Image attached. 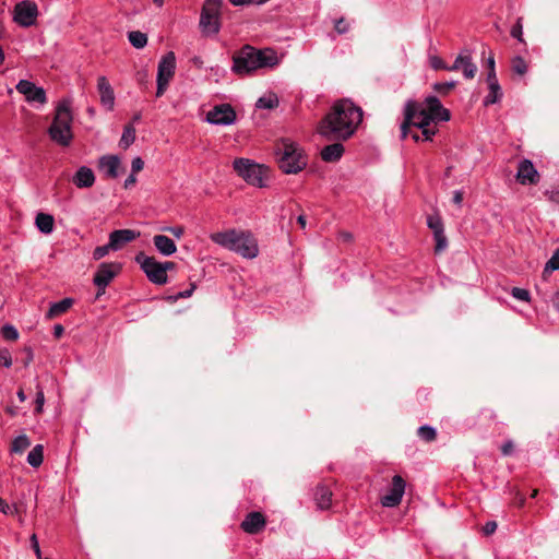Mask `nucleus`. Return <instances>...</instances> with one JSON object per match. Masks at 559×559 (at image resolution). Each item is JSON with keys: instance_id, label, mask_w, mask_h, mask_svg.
Here are the masks:
<instances>
[{"instance_id": "nucleus-40", "label": "nucleus", "mask_w": 559, "mask_h": 559, "mask_svg": "<svg viewBox=\"0 0 559 559\" xmlns=\"http://www.w3.org/2000/svg\"><path fill=\"white\" fill-rule=\"evenodd\" d=\"M456 86V81L438 82L433 84V90L439 94H447Z\"/></svg>"}, {"instance_id": "nucleus-27", "label": "nucleus", "mask_w": 559, "mask_h": 559, "mask_svg": "<svg viewBox=\"0 0 559 559\" xmlns=\"http://www.w3.org/2000/svg\"><path fill=\"white\" fill-rule=\"evenodd\" d=\"M74 304L72 298H63L60 301L52 302L49 310L46 313L47 319H53L64 312H67Z\"/></svg>"}, {"instance_id": "nucleus-56", "label": "nucleus", "mask_w": 559, "mask_h": 559, "mask_svg": "<svg viewBox=\"0 0 559 559\" xmlns=\"http://www.w3.org/2000/svg\"><path fill=\"white\" fill-rule=\"evenodd\" d=\"M452 202L457 205L459 207L462 206L463 202V191L462 190H455L453 192Z\"/></svg>"}, {"instance_id": "nucleus-49", "label": "nucleus", "mask_w": 559, "mask_h": 559, "mask_svg": "<svg viewBox=\"0 0 559 559\" xmlns=\"http://www.w3.org/2000/svg\"><path fill=\"white\" fill-rule=\"evenodd\" d=\"M197 288V285L195 283H191L190 284V287L186 290H182V292H179L176 296H175V299H183V298H189L192 296L193 292Z\"/></svg>"}, {"instance_id": "nucleus-35", "label": "nucleus", "mask_w": 559, "mask_h": 559, "mask_svg": "<svg viewBox=\"0 0 559 559\" xmlns=\"http://www.w3.org/2000/svg\"><path fill=\"white\" fill-rule=\"evenodd\" d=\"M135 141V128L133 124H127L120 139V146L128 148Z\"/></svg>"}, {"instance_id": "nucleus-62", "label": "nucleus", "mask_w": 559, "mask_h": 559, "mask_svg": "<svg viewBox=\"0 0 559 559\" xmlns=\"http://www.w3.org/2000/svg\"><path fill=\"white\" fill-rule=\"evenodd\" d=\"M552 305L556 310L559 311V289L556 292V294L552 297Z\"/></svg>"}, {"instance_id": "nucleus-60", "label": "nucleus", "mask_w": 559, "mask_h": 559, "mask_svg": "<svg viewBox=\"0 0 559 559\" xmlns=\"http://www.w3.org/2000/svg\"><path fill=\"white\" fill-rule=\"evenodd\" d=\"M136 182L135 174L131 173L128 178L124 180V188L128 189Z\"/></svg>"}, {"instance_id": "nucleus-44", "label": "nucleus", "mask_w": 559, "mask_h": 559, "mask_svg": "<svg viewBox=\"0 0 559 559\" xmlns=\"http://www.w3.org/2000/svg\"><path fill=\"white\" fill-rule=\"evenodd\" d=\"M35 412L37 414L41 413L43 412V407H44V404H45V395H44V391L43 389L37 385V392H36V399H35Z\"/></svg>"}, {"instance_id": "nucleus-1", "label": "nucleus", "mask_w": 559, "mask_h": 559, "mask_svg": "<svg viewBox=\"0 0 559 559\" xmlns=\"http://www.w3.org/2000/svg\"><path fill=\"white\" fill-rule=\"evenodd\" d=\"M362 120V109L349 99H340L321 120L318 131L328 139L345 141L357 130Z\"/></svg>"}, {"instance_id": "nucleus-43", "label": "nucleus", "mask_w": 559, "mask_h": 559, "mask_svg": "<svg viewBox=\"0 0 559 559\" xmlns=\"http://www.w3.org/2000/svg\"><path fill=\"white\" fill-rule=\"evenodd\" d=\"M511 295L513 298L521 301H530V292L524 288L513 287L511 290Z\"/></svg>"}, {"instance_id": "nucleus-57", "label": "nucleus", "mask_w": 559, "mask_h": 559, "mask_svg": "<svg viewBox=\"0 0 559 559\" xmlns=\"http://www.w3.org/2000/svg\"><path fill=\"white\" fill-rule=\"evenodd\" d=\"M545 194L547 195L549 201H551L552 203L559 204V191L558 190L546 191Z\"/></svg>"}, {"instance_id": "nucleus-46", "label": "nucleus", "mask_w": 559, "mask_h": 559, "mask_svg": "<svg viewBox=\"0 0 559 559\" xmlns=\"http://www.w3.org/2000/svg\"><path fill=\"white\" fill-rule=\"evenodd\" d=\"M0 365L5 368H10L12 366L11 353L7 348L0 349Z\"/></svg>"}, {"instance_id": "nucleus-54", "label": "nucleus", "mask_w": 559, "mask_h": 559, "mask_svg": "<svg viewBox=\"0 0 559 559\" xmlns=\"http://www.w3.org/2000/svg\"><path fill=\"white\" fill-rule=\"evenodd\" d=\"M514 450V444L511 440L504 442L501 447V452L503 455H511Z\"/></svg>"}, {"instance_id": "nucleus-22", "label": "nucleus", "mask_w": 559, "mask_h": 559, "mask_svg": "<svg viewBox=\"0 0 559 559\" xmlns=\"http://www.w3.org/2000/svg\"><path fill=\"white\" fill-rule=\"evenodd\" d=\"M72 182L80 189L91 188L95 182L94 171L87 166H81L75 171Z\"/></svg>"}, {"instance_id": "nucleus-61", "label": "nucleus", "mask_w": 559, "mask_h": 559, "mask_svg": "<svg viewBox=\"0 0 559 559\" xmlns=\"http://www.w3.org/2000/svg\"><path fill=\"white\" fill-rule=\"evenodd\" d=\"M63 333H64V329H63V326L61 324H56L53 326V335H55V337L59 338V337H61L63 335Z\"/></svg>"}, {"instance_id": "nucleus-12", "label": "nucleus", "mask_w": 559, "mask_h": 559, "mask_svg": "<svg viewBox=\"0 0 559 559\" xmlns=\"http://www.w3.org/2000/svg\"><path fill=\"white\" fill-rule=\"evenodd\" d=\"M205 121L216 126H230L236 121V112L229 104L217 105L207 111Z\"/></svg>"}, {"instance_id": "nucleus-8", "label": "nucleus", "mask_w": 559, "mask_h": 559, "mask_svg": "<svg viewBox=\"0 0 559 559\" xmlns=\"http://www.w3.org/2000/svg\"><path fill=\"white\" fill-rule=\"evenodd\" d=\"M223 0H205L201 15L199 26L204 36L216 35L221 29V8Z\"/></svg>"}, {"instance_id": "nucleus-58", "label": "nucleus", "mask_w": 559, "mask_h": 559, "mask_svg": "<svg viewBox=\"0 0 559 559\" xmlns=\"http://www.w3.org/2000/svg\"><path fill=\"white\" fill-rule=\"evenodd\" d=\"M497 530V523L493 521L487 522L484 526V533L490 535Z\"/></svg>"}, {"instance_id": "nucleus-36", "label": "nucleus", "mask_w": 559, "mask_h": 559, "mask_svg": "<svg viewBox=\"0 0 559 559\" xmlns=\"http://www.w3.org/2000/svg\"><path fill=\"white\" fill-rule=\"evenodd\" d=\"M417 435L420 439L429 442V441H433L436 439L437 431L433 427L424 425L418 428Z\"/></svg>"}, {"instance_id": "nucleus-45", "label": "nucleus", "mask_w": 559, "mask_h": 559, "mask_svg": "<svg viewBox=\"0 0 559 559\" xmlns=\"http://www.w3.org/2000/svg\"><path fill=\"white\" fill-rule=\"evenodd\" d=\"M110 250H111V247H109V242L104 246H98L93 251V259L100 260L105 255H107Z\"/></svg>"}, {"instance_id": "nucleus-41", "label": "nucleus", "mask_w": 559, "mask_h": 559, "mask_svg": "<svg viewBox=\"0 0 559 559\" xmlns=\"http://www.w3.org/2000/svg\"><path fill=\"white\" fill-rule=\"evenodd\" d=\"M334 28L337 34L343 35L349 31L350 25L344 17H340L334 21Z\"/></svg>"}, {"instance_id": "nucleus-16", "label": "nucleus", "mask_w": 559, "mask_h": 559, "mask_svg": "<svg viewBox=\"0 0 559 559\" xmlns=\"http://www.w3.org/2000/svg\"><path fill=\"white\" fill-rule=\"evenodd\" d=\"M427 225L432 230L436 240V252H441L448 247V239L444 234V226L441 217L436 215H429L427 217Z\"/></svg>"}, {"instance_id": "nucleus-26", "label": "nucleus", "mask_w": 559, "mask_h": 559, "mask_svg": "<svg viewBox=\"0 0 559 559\" xmlns=\"http://www.w3.org/2000/svg\"><path fill=\"white\" fill-rule=\"evenodd\" d=\"M314 500H316L317 507L320 510L329 509L331 507V502H332L331 490L324 485L318 486L316 489V492H314Z\"/></svg>"}, {"instance_id": "nucleus-10", "label": "nucleus", "mask_w": 559, "mask_h": 559, "mask_svg": "<svg viewBox=\"0 0 559 559\" xmlns=\"http://www.w3.org/2000/svg\"><path fill=\"white\" fill-rule=\"evenodd\" d=\"M175 70H176V57L173 51H169L166 55H164L158 62L157 79H156V81H157L156 96L157 97H160L165 93L170 80L175 75Z\"/></svg>"}, {"instance_id": "nucleus-5", "label": "nucleus", "mask_w": 559, "mask_h": 559, "mask_svg": "<svg viewBox=\"0 0 559 559\" xmlns=\"http://www.w3.org/2000/svg\"><path fill=\"white\" fill-rule=\"evenodd\" d=\"M276 156L278 166L285 174H297L307 165V160L297 144L288 140L282 141L277 146Z\"/></svg>"}, {"instance_id": "nucleus-2", "label": "nucleus", "mask_w": 559, "mask_h": 559, "mask_svg": "<svg viewBox=\"0 0 559 559\" xmlns=\"http://www.w3.org/2000/svg\"><path fill=\"white\" fill-rule=\"evenodd\" d=\"M277 63L278 57L273 49H257L245 46L233 57L231 70L237 74L245 75L259 69L273 68Z\"/></svg>"}, {"instance_id": "nucleus-11", "label": "nucleus", "mask_w": 559, "mask_h": 559, "mask_svg": "<svg viewBox=\"0 0 559 559\" xmlns=\"http://www.w3.org/2000/svg\"><path fill=\"white\" fill-rule=\"evenodd\" d=\"M121 264L120 263H107L103 262L98 266L93 282L98 287L100 294L105 293L106 287L109 285V283L114 280V277L120 272Z\"/></svg>"}, {"instance_id": "nucleus-31", "label": "nucleus", "mask_w": 559, "mask_h": 559, "mask_svg": "<svg viewBox=\"0 0 559 559\" xmlns=\"http://www.w3.org/2000/svg\"><path fill=\"white\" fill-rule=\"evenodd\" d=\"M31 447V440L26 435L17 436L11 444V452L22 454L26 449Z\"/></svg>"}, {"instance_id": "nucleus-53", "label": "nucleus", "mask_w": 559, "mask_h": 559, "mask_svg": "<svg viewBox=\"0 0 559 559\" xmlns=\"http://www.w3.org/2000/svg\"><path fill=\"white\" fill-rule=\"evenodd\" d=\"M462 61H463V51L455 58L452 66H447V71L461 70Z\"/></svg>"}, {"instance_id": "nucleus-51", "label": "nucleus", "mask_w": 559, "mask_h": 559, "mask_svg": "<svg viewBox=\"0 0 559 559\" xmlns=\"http://www.w3.org/2000/svg\"><path fill=\"white\" fill-rule=\"evenodd\" d=\"M420 130H421V134H423L425 141H431L432 136L437 132V129L431 128L430 126L426 127V128H421Z\"/></svg>"}, {"instance_id": "nucleus-7", "label": "nucleus", "mask_w": 559, "mask_h": 559, "mask_svg": "<svg viewBox=\"0 0 559 559\" xmlns=\"http://www.w3.org/2000/svg\"><path fill=\"white\" fill-rule=\"evenodd\" d=\"M404 121L401 124V136L405 139L412 127L417 129L431 126V115L421 105L414 100H407L404 108Z\"/></svg>"}, {"instance_id": "nucleus-30", "label": "nucleus", "mask_w": 559, "mask_h": 559, "mask_svg": "<svg viewBox=\"0 0 559 559\" xmlns=\"http://www.w3.org/2000/svg\"><path fill=\"white\" fill-rule=\"evenodd\" d=\"M44 460V447L41 444H36L27 454V463L32 467H38L41 465Z\"/></svg>"}, {"instance_id": "nucleus-18", "label": "nucleus", "mask_w": 559, "mask_h": 559, "mask_svg": "<svg viewBox=\"0 0 559 559\" xmlns=\"http://www.w3.org/2000/svg\"><path fill=\"white\" fill-rule=\"evenodd\" d=\"M426 106L424 109H426L429 115H431L432 121H449L451 118L450 111L445 109L438 97L436 96H428L425 99Z\"/></svg>"}, {"instance_id": "nucleus-63", "label": "nucleus", "mask_w": 559, "mask_h": 559, "mask_svg": "<svg viewBox=\"0 0 559 559\" xmlns=\"http://www.w3.org/2000/svg\"><path fill=\"white\" fill-rule=\"evenodd\" d=\"M162 266L165 269V273H167L168 270H173L175 267V263L171 261L162 262Z\"/></svg>"}, {"instance_id": "nucleus-17", "label": "nucleus", "mask_w": 559, "mask_h": 559, "mask_svg": "<svg viewBox=\"0 0 559 559\" xmlns=\"http://www.w3.org/2000/svg\"><path fill=\"white\" fill-rule=\"evenodd\" d=\"M140 237V231L133 229H116L109 234V247L112 251L121 250L127 243Z\"/></svg>"}, {"instance_id": "nucleus-59", "label": "nucleus", "mask_w": 559, "mask_h": 559, "mask_svg": "<svg viewBox=\"0 0 559 559\" xmlns=\"http://www.w3.org/2000/svg\"><path fill=\"white\" fill-rule=\"evenodd\" d=\"M487 83H488V86H491L493 84H499L497 75H496V70L488 71Z\"/></svg>"}, {"instance_id": "nucleus-32", "label": "nucleus", "mask_w": 559, "mask_h": 559, "mask_svg": "<svg viewBox=\"0 0 559 559\" xmlns=\"http://www.w3.org/2000/svg\"><path fill=\"white\" fill-rule=\"evenodd\" d=\"M128 39L130 44L136 48L142 49L147 44V36L146 34L140 32V31H131L128 33Z\"/></svg>"}, {"instance_id": "nucleus-33", "label": "nucleus", "mask_w": 559, "mask_h": 559, "mask_svg": "<svg viewBox=\"0 0 559 559\" xmlns=\"http://www.w3.org/2000/svg\"><path fill=\"white\" fill-rule=\"evenodd\" d=\"M278 106V98L275 94H269L260 97L255 107L259 109H273Z\"/></svg>"}, {"instance_id": "nucleus-52", "label": "nucleus", "mask_w": 559, "mask_h": 559, "mask_svg": "<svg viewBox=\"0 0 559 559\" xmlns=\"http://www.w3.org/2000/svg\"><path fill=\"white\" fill-rule=\"evenodd\" d=\"M14 511H16V508L9 506L4 499L0 498V512L3 514H13Z\"/></svg>"}, {"instance_id": "nucleus-55", "label": "nucleus", "mask_w": 559, "mask_h": 559, "mask_svg": "<svg viewBox=\"0 0 559 559\" xmlns=\"http://www.w3.org/2000/svg\"><path fill=\"white\" fill-rule=\"evenodd\" d=\"M31 544H32V548L34 549L37 558L41 559V552H40L39 544H38V540H37V537H36L35 534H33L32 537H31Z\"/></svg>"}, {"instance_id": "nucleus-48", "label": "nucleus", "mask_w": 559, "mask_h": 559, "mask_svg": "<svg viewBox=\"0 0 559 559\" xmlns=\"http://www.w3.org/2000/svg\"><path fill=\"white\" fill-rule=\"evenodd\" d=\"M162 230L171 233L178 239L181 238L185 233V228L182 226H167L163 227Z\"/></svg>"}, {"instance_id": "nucleus-23", "label": "nucleus", "mask_w": 559, "mask_h": 559, "mask_svg": "<svg viewBox=\"0 0 559 559\" xmlns=\"http://www.w3.org/2000/svg\"><path fill=\"white\" fill-rule=\"evenodd\" d=\"M153 243L156 250L165 257H169L177 251L176 243L174 240L165 235H155L153 237Z\"/></svg>"}, {"instance_id": "nucleus-39", "label": "nucleus", "mask_w": 559, "mask_h": 559, "mask_svg": "<svg viewBox=\"0 0 559 559\" xmlns=\"http://www.w3.org/2000/svg\"><path fill=\"white\" fill-rule=\"evenodd\" d=\"M559 270V249H557L551 258L546 262L544 273H549Z\"/></svg>"}, {"instance_id": "nucleus-29", "label": "nucleus", "mask_w": 559, "mask_h": 559, "mask_svg": "<svg viewBox=\"0 0 559 559\" xmlns=\"http://www.w3.org/2000/svg\"><path fill=\"white\" fill-rule=\"evenodd\" d=\"M461 70L465 79H474L477 72V66L472 61V56L468 50L463 51V61Z\"/></svg>"}, {"instance_id": "nucleus-38", "label": "nucleus", "mask_w": 559, "mask_h": 559, "mask_svg": "<svg viewBox=\"0 0 559 559\" xmlns=\"http://www.w3.org/2000/svg\"><path fill=\"white\" fill-rule=\"evenodd\" d=\"M1 334L7 341H16L19 338V331L12 324H4L1 329Z\"/></svg>"}, {"instance_id": "nucleus-19", "label": "nucleus", "mask_w": 559, "mask_h": 559, "mask_svg": "<svg viewBox=\"0 0 559 559\" xmlns=\"http://www.w3.org/2000/svg\"><path fill=\"white\" fill-rule=\"evenodd\" d=\"M97 91L99 94L100 104L107 110H112L115 106V93L106 76L98 78Z\"/></svg>"}, {"instance_id": "nucleus-21", "label": "nucleus", "mask_w": 559, "mask_h": 559, "mask_svg": "<svg viewBox=\"0 0 559 559\" xmlns=\"http://www.w3.org/2000/svg\"><path fill=\"white\" fill-rule=\"evenodd\" d=\"M265 525V519L260 512H250L241 523V528L248 534L259 533Z\"/></svg>"}, {"instance_id": "nucleus-24", "label": "nucleus", "mask_w": 559, "mask_h": 559, "mask_svg": "<svg viewBox=\"0 0 559 559\" xmlns=\"http://www.w3.org/2000/svg\"><path fill=\"white\" fill-rule=\"evenodd\" d=\"M344 145L337 141L321 150V158L326 163H334L341 159L344 154Z\"/></svg>"}, {"instance_id": "nucleus-9", "label": "nucleus", "mask_w": 559, "mask_h": 559, "mask_svg": "<svg viewBox=\"0 0 559 559\" xmlns=\"http://www.w3.org/2000/svg\"><path fill=\"white\" fill-rule=\"evenodd\" d=\"M135 262L140 264L141 270L145 273L150 282L156 285H165L168 282L167 273L162 266V262L153 257L146 255L144 252H139L135 255Z\"/></svg>"}, {"instance_id": "nucleus-37", "label": "nucleus", "mask_w": 559, "mask_h": 559, "mask_svg": "<svg viewBox=\"0 0 559 559\" xmlns=\"http://www.w3.org/2000/svg\"><path fill=\"white\" fill-rule=\"evenodd\" d=\"M512 71L519 75L526 73L527 64L522 57L516 56L512 59Z\"/></svg>"}, {"instance_id": "nucleus-3", "label": "nucleus", "mask_w": 559, "mask_h": 559, "mask_svg": "<svg viewBox=\"0 0 559 559\" xmlns=\"http://www.w3.org/2000/svg\"><path fill=\"white\" fill-rule=\"evenodd\" d=\"M211 240L246 259H253L259 253L258 242L250 231L228 229L212 234Z\"/></svg>"}, {"instance_id": "nucleus-15", "label": "nucleus", "mask_w": 559, "mask_h": 559, "mask_svg": "<svg viewBox=\"0 0 559 559\" xmlns=\"http://www.w3.org/2000/svg\"><path fill=\"white\" fill-rule=\"evenodd\" d=\"M405 486L406 484L402 476L394 475L389 492L381 498L382 506L393 508L400 504L405 491Z\"/></svg>"}, {"instance_id": "nucleus-6", "label": "nucleus", "mask_w": 559, "mask_h": 559, "mask_svg": "<svg viewBox=\"0 0 559 559\" xmlns=\"http://www.w3.org/2000/svg\"><path fill=\"white\" fill-rule=\"evenodd\" d=\"M233 167L248 185L258 188L266 187L267 167L243 157L236 158Z\"/></svg>"}, {"instance_id": "nucleus-47", "label": "nucleus", "mask_w": 559, "mask_h": 559, "mask_svg": "<svg viewBox=\"0 0 559 559\" xmlns=\"http://www.w3.org/2000/svg\"><path fill=\"white\" fill-rule=\"evenodd\" d=\"M429 61H430V66H431L432 69H435V70H445L447 71V66L448 64L441 58H439L438 56L430 57Z\"/></svg>"}, {"instance_id": "nucleus-42", "label": "nucleus", "mask_w": 559, "mask_h": 559, "mask_svg": "<svg viewBox=\"0 0 559 559\" xmlns=\"http://www.w3.org/2000/svg\"><path fill=\"white\" fill-rule=\"evenodd\" d=\"M511 36L519 41L523 43V25L522 17H519L516 23L511 28Z\"/></svg>"}, {"instance_id": "nucleus-25", "label": "nucleus", "mask_w": 559, "mask_h": 559, "mask_svg": "<svg viewBox=\"0 0 559 559\" xmlns=\"http://www.w3.org/2000/svg\"><path fill=\"white\" fill-rule=\"evenodd\" d=\"M120 166V159L116 155H106L99 159V167L110 178L118 176V168Z\"/></svg>"}, {"instance_id": "nucleus-50", "label": "nucleus", "mask_w": 559, "mask_h": 559, "mask_svg": "<svg viewBox=\"0 0 559 559\" xmlns=\"http://www.w3.org/2000/svg\"><path fill=\"white\" fill-rule=\"evenodd\" d=\"M144 167V162L141 157H135L131 163V173L136 174L141 171Z\"/></svg>"}, {"instance_id": "nucleus-4", "label": "nucleus", "mask_w": 559, "mask_h": 559, "mask_svg": "<svg viewBox=\"0 0 559 559\" xmlns=\"http://www.w3.org/2000/svg\"><path fill=\"white\" fill-rule=\"evenodd\" d=\"M72 121L71 102L62 99L57 106L52 123L48 129L50 139L59 145L68 146L73 138Z\"/></svg>"}, {"instance_id": "nucleus-14", "label": "nucleus", "mask_w": 559, "mask_h": 559, "mask_svg": "<svg viewBox=\"0 0 559 559\" xmlns=\"http://www.w3.org/2000/svg\"><path fill=\"white\" fill-rule=\"evenodd\" d=\"M15 88L20 94L24 95L25 100L29 104H38L43 106L47 103L45 90L36 86L28 80H20Z\"/></svg>"}, {"instance_id": "nucleus-20", "label": "nucleus", "mask_w": 559, "mask_h": 559, "mask_svg": "<svg viewBox=\"0 0 559 559\" xmlns=\"http://www.w3.org/2000/svg\"><path fill=\"white\" fill-rule=\"evenodd\" d=\"M516 177L522 185H532L538 181L539 174L530 159H523L519 164Z\"/></svg>"}, {"instance_id": "nucleus-28", "label": "nucleus", "mask_w": 559, "mask_h": 559, "mask_svg": "<svg viewBox=\"0 0 559 559\" xmlns=\"http://www.w3.org/2000/svg\"><path fill=\"white\" fill-rule=\"evenodd\" d=\"M35 225L43 234L49 235L53 231L55 218L47 213H38L35 217Z\"/></svg>"}, {"instance_id": "nucleus-13", "label": "nucleus", "mask_w": 559, "mask_h": 559, "mask_svg": "<svg viewBox=\"0 0 559 559\" xmlns=\"http://www.w3.org/2000/svg\"><path fill=\"white\" fill-rule=\"evenodd\" d=\"M38 14V8L33 1H21L14 8V21L24 27L35 24Z\"/></svg>"}, {"instance_id": "nucleus-34", "label": "nucleus", "mask_w": 559, "mask_h": 559, "mask_svg": "<svg viewBox=\"0 0 559 559\" xmlns=\"http://www.w3.org/2000/svg\"><path fill=\"white\" fill-rule=\"evenodd\" d=\"M488 88H489V93L484 98L485 106L496 104V103L500 102V99L502 98V91H501L500 84H493L491 86H488Z\"/></svg>"}, {"instance_id": "nucleus-64", "label": "nucleus", "mask_w": 559, "mask_h": 559, "mask_svg": "<svg viewBox=\"0 0 559 559\" xmlns=\"http://www.w3.org/2000/svg\"><path fill=\"white\" fill-rule=\"evenodd\" d=\"M297 223L300 225V227H301L302 229H305V228H306V216H305V215H302V214H301V215H299V216L297 217Z\"/></svg>"}]
</instances>
